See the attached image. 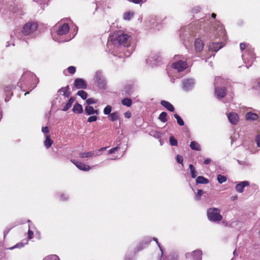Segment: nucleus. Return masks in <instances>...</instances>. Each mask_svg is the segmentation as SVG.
<instances>
[{
    "instance_id": "obj_1",
    "label": "nucleus",
    "mask_w": 260,
    "mask_h": 260,
    "mask_svg": "<svg viewBox=\"0 0 260 260\" xmlns=\"http://www.w3.org/2000/svg\"><path fill=\"white\" fill-rule=\"evenodd\" d=\"M114 41V43L110 41L107 43L109 51L114 55L121 57L123 55L120 53L122 51L123 56L129 57L135 49L134 45H132V37L128 34H119Z\"/></svg>"
},
{
    "instance_id": "obj_2",
    "label": "nucleus",
    "mask_w": 260,
    "mask_h": 260,
    "mask_svg": "<svg viewBox=\"0 0 260 260\" xmlns=\"http://www.w3.org/2000/svg\"><path fill=\"white\" fill-rule=\"evenodd\" d=\"M216 14L213 13L211 16H206L199 21L197 26L200 30H202L208 34L210 38L213 36L216 38L220 37V40L226 39L225 29L219 21L215 20Z\"/></svg>"
},
{
    "instance_id": "obj_3",
    "label": "nucleus",
    "mask_w": 260,
    "mask_h": 260,
    "mask_svg": "<svg viewBox=\"0 0 260 260\" xmlns=\"http://www.w3.org/2000/svg\"><path fill=\"white\" fill-rule=\"evenodd\" d=\"M37 82L36 76L32 73L26 71L23 73L17 85L23 91L27 89L31 91L36 87Z\"/></svg>"
},
{
    "instance_id": "obj_4",
    "label": "nucleus",
    "mask_w": 260,
    "mask_h": 260,
    "mask_svg": "<svg viewBox=\"0 0 260 260\" xmlns=\"http://www.w3.org/2000/svg\"><path fill=\"white\" fill-rule=\"evenodd\" d=\"M240 49L242 53V57L245 64V66L248 69L251 67L255 58L253 48L251 45L245 43H241L240 44Z\"/></svg>"
},
{
    "instance_id": "obj_5",
    "label": "nucleus",
    "mask_w": 260,
    "mask_h": 260,
    "mask_svg": "<svg viewBox=\"0 0 260 260\" xmlns=\"http://www.w3.org/2000/svg\"><path fill=\"white\" fill-rule=\"evenodd\" d=\"M187 58L183 55H176L174 57V62L172 64V67L181 72L191 66V64L186 61Z\"/></svg>"
},
{
    "instance_id": "obj_6",
    "label": "nucleus",
    "mask_w": 260,
    "mask_h": 260,
    "mask_svg": "<svg viewBox=\"0 0 260 260\" xmlns=\"http://www.w3.org/2000/svg\"><path fill=\"white\" fill-rule=\"evenodd\" d=\"M69 31V26L67 23H64L59 26L58 29L56 31L57 36H52L53 40L55 41L61 43L69 41L75 37L77 32L73 34L72 37L69 38L63 39L61 36L66 35ZM77 31V29L76 30Z\"/></svg>"
},
{
    "instance_id": "obj_7",
    "label": "nucleus",
    "mask_w": 260,
    "mask_h": 260,
    "mask_svg": "<svg viewBox=\"0 0 260 260\" xmlns=\"http://www.w3.org/2000/svg\"><path fill=\"white\" fill-rule=\"evenodd\" d=\"M38 27V24L37 22L31 21L26 23L23 27L22 30L24 36H28L30 38L35 37V32Z\"/></svg>"
},
{
    "instance_id": "obj_8",
    "label": "nucleus",
    "mask_w": 260,
    "mask_h": 260,
    "mask_svg": "<svg viewBox=\"0 0 260 260\" xmlns=\"http://www.w3.org/2000/svg\"><path fill=\"white\" fill-rule=\"evenodd\" d=\"M194 24H191L185 28H181L180 30V38L184 40L185 46L186 45V41L190 42L191 38H192L194 35Z\"/></svg>"
},
{
    "instance_id": "obj_9",
    "label": "nucleus",
    "mask_w": 260,
    "mask_h": 260,
    "mask_svg": "<svg viewBox=\"0 0 260 260\" xmlns=\"http://www.w3.org/2000/svg\"><path fill=\"white\" fill-rule=\"evenodd\" d=\"M207 214L208 219L211 222H218L222 219V216L220 214V210L216 208L208 209Z\"/></svg>"
},
{
    "instance_id": "obj_10",
    "label": "nucleus",
    "mask_w": 260,
    "mask_h": 260,
    "mask_svg": "<svg viewBox=\"0 0 260 260\" xmlns=\"http://www.w3.org/2000/svg\"><path fill=\"white\" fill-rule=\"evenodd\" d=\"M196 84V80L193 78H185L181 80V87L185 92L193 90Z\"/></svg>"
},
{
    "instance_id": "obj_11",
    "label": "nucleus",
    "mask_w": 260,
    "mask_h": 260,
    "mask_svg": "<svg viewBox=\"0 0 260 260\" xmlns=\"http://www.w3.org/2000/svg\"><path fill=\"white\" fill-rule=\"evenodd\" d=\"M222 79L221 77H216L215 78V95L218 99L223 98L226 94L225 87H218V82H221Z\"/></svg>"
},
{
    "instance_id": "obj_12",
    "label": "nucleus",
    "mask_w": 260,
    "mask_h": 260,
    "mask_svg": "<svg viewBox=\"0 0 260 260\" xmlns=\"http://www.w3.org/2000/svg\"><path fill=\"white\" fill-rule=\"evenodd\" d=\"M94 80L99 88L103 89L106 88L107 82L102 72L100 71L96 72L94 76Z\"/></svg>"
},
{
    "instance_id": "obj_13",
    "label": "nucleus",
    "mask_w": 260,
    "mask_h": 260,
    "mask_svg": "<svg viewBox=\"0 0 260 260\" xmlns=\"http://www.w3.org/2000/svg\"><path fill=\"white\" fill-rule=\"evenodd\" d=\"M161 61V57L158 54L151 55L146 60V63L150 66L157 65Z\"/></svg>"
},
{
    "instance_id": "obj_14",
    "label": "nucleus",
    "mask_w": 260,
    "mask_h": 260,
    "mask_svg": "<svg viewBox=\"0 0 260 260\" xmlns=\"http://www.w3.org/2000/svg\"><path fill=\"white\" fill-rule=\"evenodd\" d=\"M202 252L200 250H196L191 253L186 254L187 258H191L192 260H202Z\"/></svg>"
},
{
    "instance_id": "obj_15",
    "label": "nucleus",
    "mask_w": 260,
    "mask_h": 260,
    "mask_svg": "<svg viewBox=\"0 0 260 260\" xmlns=\"http://www.w3.org/2000/svg\"><path fill=\"white\" fill-rule=\"evenodd\" d=\"M230 122L233 125H236L239 121V117L237 113L231 112L226 114Z\"/></svg>"
},
{
    "instance_id": "obj_16",
    "label": "nucleus",
    "mask_w": 260,
    "mask_h": 260,
    "mask_svg": "<svg viewBox=\"0 0 260 260\" xmlns=\"http://www.w3.org/2000/svg\"><path fill=\"white\" fill-rule=\"evenodd\" d=\"M13 88V86L11 85H6L2 88L3 92L6 94L5 101L6 102L10 100L11 96L13 95V93L11 91Z\"/></svg>"
},
{
    "instance_id": "obj_17",
    "label": "nucleus",
    "mask_w": 260,
    "mask_h": 260,
    "mask_svg": "<svg viewBox=\"0 0 260 260\" xmlns=\"http://www.w3.org/2000/svg\"><path fill=\"white\" fill-rule=\"evenodd\" d=\"M74 85L77 89H86L87 88V83L82 78L75 79Z\"/></svg>"
},
{
    "instance_id": "obj_18",
    "label": "nucleus",
    "mask_w": 260,
    "mask_h": 260,
    "mask_svg": "<svg viewBox=\"0 0 260 260\" xmlns=\"http://www.w3.org/2000/svg\"><path fill=\"white\" fill-rule=\"evenodd\" d=\"M71 161L80 170L88 171L90 170V167L82 162L77 161L75 159L71 160Z\"/></svg>"
},
{
    "instance_id": "obj_19",
    "label": "nucleus",
    "mask_w": 260,
    "mask_h": 260,
    "mask_svg": "<svg viewBox=\"0 0 260 260\" xmlns=\"http://www.w3.org/2000/svg\"><path fill=\"white\" fill-rule=\"evenodd\" d=\"M151 241L150 237H146L144 238L142 242L140 243L136 248L137 251L142 250L144 248L146 247Z\"/></svg>"
},
{
    "instance_id": "obj_20",
    "label": "nucleus",
    "mask_w": 260,
    "mask_h": 260,
    "mask_svg": "<svg viewBox=\"0 0 260 260\" xmlns=\"http://www.w3.org/2000/svg\"><path fill=\"white\" fill-rule=\"evenodd\" d=\"M224 44L222 42H212L209 47V49L210 50L212 51L217 52L220 49L222 48Z\"/></svg>"
},
{
    "instance_id": "obj_21",
    "label": "nucleus",
    "mask_w": 260,
    "mask_h": 260,
    "mask_svg": "<svg viewBox=\"0 0 260 260\" xmlns=\"http://www.w3.org/2000/svg\"><path fill=\"white\" fill-rule=\"evenodd\" d=\"M58 93H59L60 95L61 94L63 96L64 99L69 97L71 94L69 86H67L64 87H62L58 89Z\"/></svg>"
},
{
    "instance_id": "obj_22",
    "label": "nucleus",
    "mask_w": 260,
    "mask_h": 260,
    "mask_svg": "<svg viewBox=\"0 0 260 260\" xmlns=\"http://www.w3.org/2000/svg\"><path fill=\"white\" fill-rule=\"evenodd\" d=\"M204 44L203 41L200 38H197L194 41V47L197 52H201L204 48Z\"/></svg>"
},
{
    "instance_id": "obj_23",
    "label": "nucleus",
    "mask_w": 260,
    "mask_h": 260,
    "mask_svg": "<svg viewBox=\"0 0 260 260\" xmlns=\"http://www.w3.org/2000/svg\"><path fill=\"white\" fill-rule=\"evenodd\" d=\"M249 185V182L247 181H244L240 182L236 186V190L237 192L242 193L244 191V188L245 186Z\"/></svg>"
},
{
    "instance_id": "obj_24",
    "label": "nucleus",
    "mask_w": 260,
    "mask_h": 260,
    "mask_svg": "<svg viewBox=\"0 0 260 260\" xmlns=\"http://www.w3.org/2000/svg\"><path fill=\"white\" fill-rule=\"evenodd\" d=\"M100 155V154H95L94 151L81 152L79 153V156L81 158H91L94 156H99Z\"/></svg>"
},
{
    "instance_id": "obj_25",
    "label": "nucleus",
    "mask_w": 260,
    "mask_h": 260,
    "mask_svg": "<svg viewBox=\"0 0 260 260\" xmlns=\"http://www.w3.org/2000/svg\"><path fill=\"white\" fill-rule=\"evenodd\" d=\"M85 112L88 115H91L93 114L98 115L99 112L98 110H95L93 107L90 106H86L85 107Z\"/></svg>"
},
{
    "instance_id": "obj_26",
    "label": "nucleus",
    "mask_w": 260,
    "mask_h": 260,
    "mask_svg": "<svg viewBox=\"0 0 260 260\" xmlns=\"http://www.w3.org/2000/svg\"><path fill=\"white\" fill-rule=\"evenodd\" d=\"M160 104L170 112H173L175 110L173 105L167 101L162 100L160 102Z\"/></svg>"
},
{
    "instance_id": "obj_27",
    "label": "nucleus",
    "mask_w": 260,
    "mask_h": 260,
    "mask_svg": "<svg viewBox=\"0 0 260 260\" xmlns=\"http://www.w3.org/2000/svg\"><path fill=\"white\" fill-rule=\"evenodd\" d=\"M258 117L257 114L251 112L247 113L245 115L246 119L249 121H255L258 119Z\"/></svg>"
},
{
    "instance_id": "obj_28",
    "label": "nucleus",
    "mask_w": 260,
    "mask_h": 260,
    "mask_svg": "<svg viewBox=\"0 0 260 260\" xmlns=\"http://www.w3.org/2000/svg\"><path fill=\"white\" fill-rule=\"evenodd\" d=\"M75 101V98L73 96H71L68 101L64 104L62 109V110L63 111H68L72 106L73 103Z\"/></svg>"
},
{
    "instance_id": "obj_29",
    "label": "nucleus",
    "mask_w": 260,
    "mask_h": 260,
    "mask_svg": "<svg viewBox=\"0 0 260 260\" xmlns=\"http://www.w3.org/2000/svg\"><path fill=\"white\" fill-rule=\"evenodd\" d=\"M109 119L112 122H114L119 119V113L117 111L111 113L108 116Z\"/></svg>"
},
{
    "instance_id": "obj_30",
    "label": "nucleus",
    "mask_w": 260,
    "mask_h": 260,
    "mask_svg": "<svg viewBox=\"0 0 260 260\" xmlns=\"http://www.w3.org/2000/svg\"><path fill=\"white\" fill-rule=\"evenodd\" d=\"M72 110L74 112L79 114L82 113L83 111L82 105L78 103L74 105Z\"/></svg>"
},
{
    "instance_id": "obj_31",
    "label": "nucleus",
    "mask_w": 260,
    "mask_h": 260,
    "mask_svg": "<svg viewBox=\"0 0 260 260\" xmlns=\"http://www.w3.org/2000/svg\"><path fill=\"white\" fill-rule=\"evenodd\" d=\"M189 146L190 148L193 150L200 151L201 149V146L199 143L194 141H191Z\"/></svg>"
},
{
    "instance_id": "obj_32",
    "label": "nucleus",
    "mask_w": 260,
    "mask_h": 260,
    "mask_svg": "<svg viewBox=\"0 0 260 260\" xmlns=\"http://www.w3.org/2000/svg\"><path fill=\"white\" fill-rule=\"evenodd\" d=\"M209 182V180L203 176H198L196 179L197 184H207Z\"/></svg>"
},
{
    "instance_id": "obj_33",
    "label": "nucleus",
    "mask_w": 260,
    "mask_h": 260,
    "mask_svg": "<svg viewBox=\"0 0 260 260\" xmlns=\"http://www.w3.org/2000/svg\"><path fill=\"white\" fill-rule=\"evenodd\" d=\"M132 100L128 98H124L121 100V104L123 106H125L127 107H131L132 105Z\"/></svg>"
},
{
    "instance_id": "obj_34",
    "label": "nucleus",
    "mask_w": 260,
    "mask_h": 260,
    "mask_svg": "<svg viewBox=\"0 0 260 260\" xmlns=\"http://www.w3.org/2000/svg\"><path fill=\"white\" fill-rule=\"evenodd\" d=\"M53 143V141L51 139L49 135L46 136V139L44 142V146L46 148H50Z\"/></svg>"
},
{
    "instance_id": "obj_35",
    "label": "nucleus",
    "mask_w": 260,
    "mask_h": 260,
    "mask_svg": "<svg viewBox=\"0 0 260 260\" xmlns=\"http://www.w3.org/2000/svg\"><path fill=\"white\" fill-rule=\"evenodd\" d=\"M189 169L190 170V174L191 176V177L192 178H195L197 177V172L195 168L192 164H190L189 165Z\"/></svg>"
},
{
    "instance_id": "obj_36",
    "label": "nucleus",
    "mask_w": 260,
    "mask_h": 260,
    "mask_svg": "<svg viewBox=\"0 0 260 260\" xmlns=\"http://www.w3.org/2000/svg\"><path fill=\"white\" fill-rule=\"evenodd\" d=\"M134 16V13L131 12H126L123 14V18L125 20H131Z\"/></svg>"
},
{
    "instance_id": "obj_37",
    "label": "nucleus",
    "mask_w": 260,
    "mask_h": 260,
    "mask_svg": "<svg viewBox=\"0 0 260 260\" xmlns=\"http://www.w3.org/2000/svg\"><path fill=\"white\" fill-rule=\"evenodd\" d=\"M167 113L166 112H162L159 115L158 119L162 122H166L168 119L167 118Z\"/></svg>"
},
{
    "instance_id": "obj_38",
    "label": "nucleus",
    "mask_w": 260,
    "mask_h": 260,
    "mask_svg": "<svg viewBox=\"0 0 260 260\" xmlns=\"http://www.w3.org/2000/svg\"><path fill=\"white\" fill-rule=\"evenodd\" d=\"M174 117L176 119L177 123L180 126H183L184 125V122L182 118L178 115L177 114H175Z\"/></svg>"
},
{
    "instance_id": "obj_39",
    "label": "nucleus",
    "mask_w": 260,
    "mask_h": 260,
    "mask_svg": "<svg viewBox=\"0 0 260 260\" xmlns=\"http://www.w3.org/2000/svg\"><path fill=\"white\" fill-rule=\"evenodd\" d=\"M150 135L157 139H159L162 136V134L160 132L156 131H152L150 132Z\"/></svg>"
},
{
    "instance_id": "obj_40",
    "label": "nucleus",
    "mask_w": 260,
    "mask_h": 260,
    "mask_svg": "<svg viewBox=\"0 0 260 260\" xmlns=\"http://www.w3.org/2000/svg\"><path fill=\"white\" fill-rule=\"evenodd\" d=\"M170 144L172 146H177L178 145V141L174 136H170L169 138Z\"/></svg>"
},
{
    "instance_id": "obj_41",
    "label": "nucleus",
    "mask_w": 260,
    "mask_h": 260,
    "mask_svg": "<svg viewBox=\"0 0 260 260\" xmlns=\"http://www.w3.org/2000/svg\"><path fill=\"white\" fill-rule=\"evenodd\" d=\"M77 95L80 96L83 100H86L87 98V93L86 91L81 90L77 92Z\"/></svg>"
},
{
    "instance_id": "obj_42",
    "label": "nucleus",
    "mask_w": 260,
    "mask_h": 260,
    "mask_svg": "<svg viewBox=\"0 0 260 260\" xmlns=\"http://www.w3.org/2000/svg\"><path fill=\"white\" fill-rule=\"evenodd\" d=\"M112 107L110 105L106 106L104 109L103 112L105 115H109L112 111Z\"/></svg>"
},
{
    "instance_id": "obj_43",
    "label": "nucleus",
    "mask_w": 260,
    "mask_h": 260,
    "mask_svg": "<svg viewBox=\"0 0 260 260\" xmlns=\"http://www.w3.org/2000/svg\"><path fill=\"white\" fill-rule=\"evenodd\" d=\"M217 179L219 183L222 184L226 181V177L223 175L219 174L217 175Z\"/></svg>"
},
{
    "instance_id": "obj_44",
    "label": "nucleus",
    "mask_w": 260,
    "mask_h": 260,
    "mask_svg": "<svg viewBox=\"0 0 260 260\" xmlns=\"http://www.w3.org/2000/svg\"><path fill=\"white\" fill-rule=\"evenodd\" d=\"M43 260H60L59 257L55 254L49 255L46 256Z\"/></svg>"
},
{
    "instance_id": "obj_45",
    "label": "nucleus",
    "mask_w": 260,
    "mask_h": 260,
    "mask_svg": "<svg viewBox=\"0 0 260 260\" xmlns=\"http://www.w3.org/2000/svg\"><path fill=\"white\" fill-rule=\"evenodd\" d=\"M202 8L200 6H197L192 8L191 12L193 14H198L201 11Z\"/></svg>"
},
{
    "instance_id": "obj_46",
    "label": "nucleus",
    "mask_w": 260,
    "mask_h": 260,
    "mask_svg": "<svg viewBox=\"0 0 260 260\" xmlns=\"http://www.w3.org/2000/svg\"><path fill=\"white\" fill-rule=\"evenodd\" d=\"M204 191L202 189H198L197 192L195 196V200L196 201H199L201 199V196L203 194Z\"/></svg>"
},
{
    "instance_id": "obj_47",
    "label": "nucleus",
    "mask_w": 260,
    "mask_h": 260,
    "mask_svg": "<svg viewBox=\"0 0 260 260\" xmlns=\"http://www.w3.org/2000/svg\"><path fill=\"white\" fill-rule=\"evenodd\" d=\"M69 199V196L68 194L64 193H61L59 195V199L61 201H67Z\"/></svg>"
},
{
    "instance_id": "obj_48",
    "label": "nucleus",
    "mask_w": 260,
    "mask_h": 260,
    "mask_svg": "<svg viewBox=\"0 0 260 260\" xmlns=\"http://www.w3.org/2000/svg\"><path fill=\"white\" fill-rule=\"evenodd\" d=\"M24 244L23 243L20 242V243H17V244H16L15 245H14L13 247H11L9 248L8 249L13 250L15 248H21L23 247L24 246Z\"/></svg>"
},
{
    "instance_id": "obj_49",
    "label": "nucleus",
    "mask_w": 260,
    "mask_h": 260,
    "mask_svg": "<svg viewBox=\"0 0 260 260\" xmlns=\"http://www.w3.org/2000/svg\"><path fill=\"white\" fill-rule=\"evenodd\" d=\"M164 260H178V258L176 255L170 254L166 256Z\"/></svg>"
},
{
    "instance_id": "obj_50",
    "label": "nucleus",
    "mask_w": 260,
    "mask_h": 260,
    "mask_svg": "<svg viewBox=\"0 0 260 260\" xmlns=\"http://www.w3.org/2000/svg\"><path fill=\"white\" fill-rule=\"evenodd\" d=\"M96 102V100L93 98H89L88 99H86V102L88 106H89L91 104H95Z\"/></svg>"
},
{
    "instance_id": "obj_51",
    "label": "nucleus",
    "mask_w": 260,
    "mask_h": 260,
    "mask_svg": "<svg viewBox=\"0 0 260 260\" xmlns=\"http://www.w3.org/2000/svg\"><path fill=\"white\" fill-rule=\"evenodd\" d=\"M98 119V117L96 115H92L89 117V118L87 119L88 122H92L96 121Z\"/></svg>"
},
{
    "instance_id": "obj_52",
    "label": "nucleus",
    "mask_w": 260,
    "mask_h": 260,
    "mask_svg": "<svg viewBox=\"0 0 260 260\" xmlns=\"http://www.w3.org/2000/svg\"><path fill=\"white\" fill-rule=\"evenodd\" d=\"M153 240L156 242V244L157 245L158 247H159V248L161 251V256H162L163 255V249L161 246V244H160V243H159V242L158 241V240L156 238H154V237L153 238Z\"/></svg>"
},
{
    "instance_id": "obj_53",
    "label": "nucleus",
    "mask_w": 260,
    "mask_h": 260,
    "mask_svg": "<svg viewBox=\"0 0 260 260\" xmlns=\"http://www.w3.org/2000/svg\"><path fill=\"white\" fill-rule=\"evenodd\" d=\"M68 72L71 74H74L76 72V68L74 66H70L67 69Z\"/></svg>"
},
{
    "instance_id": "obj_54",
    "label": "nucleus",
    "mask_w": 260,
    "mask_h": 260,
    "mask_svg": "<svg viewBox=\"0 0 260 260\" xmlns=\"http://www.w3.org/2000/svg\"><path fill=\"white\" fill-rule=\"evenodd\" d=\"M176 161H177L178 163L182 164V165H183V158L181 155L179 154L177 155Z\"/></svg>"
},
{
    "instance_id": "obj_55",
    "label": "nucleus",
    "mask_w": 260,
    "mask_h": 260,
    "mask_svg": "<svg viewBox=\"0 0 260 260\" xmlns=\"http://www.w3.org/2000/svg\"><path fill=\"white\" fill-rule=\"evenodd\" d=\"M119 149V147L117 146L115 147H114L111 149H110L108 151V154H112L115 153L116 151H117Z\"/></svg>"
},
{
    "instance_id": "obj_56",
    "label": "nucleus",
    "mask_w": 260,
    "mask_h": 260,
    "mask_svg": "<svg viewBox=\"0 0 260 260\" xmlns=\"http://www.w3.org/2000/svg\"><path fill=\"white\" fill-rule=\"evenodd\" d=\"M28 239H31L33 236V232L30 230V226L29 225V229L27 232Z\"/></svg>"
},
{
    "instance_id": "obj_57",
    "label": "nucleus",
    "mask_w": 260,
    "mask_h": 260,
    "mask_svg": "<svg viewBox=\"0 0 260 260\" xmlns=\"http://www.w3.org/2000/svg\"><path fill=\"white\" fill-rule=\"evenodd\" d=\"M129 2H132L136 4H139L145 2L146 0H128Z\"/></svg>"
},
{
    "instance_id": "obj_58",
    "label": "nucleus",
    "mask_w": 260,
    "mask_h": 260,
    "mask_svg": "<svg viewBox=\"0 0 260 260\" xmlns=\"http://www.w3.org/2000/svg\"><path fill=\"white\" fill-rule=\"evenodd\" d=\"M255 140L257 147H260V135H257Z\"/></svg>"
},
{
    "instance_id": "obj_59",
    "label": "nucleus",
    "mask_w": 260,
    "mask_h": 260,
    "mask_svg": "<svg viewBox=\"0 0 260 260\" xmlns=\"http://www.w3.org/2000/svg\"><path fill=\"white\" fill-rule=\"evenodd\" d=\"M42 132L44 134H47V133H48L49 132L48 127V126L43 127L42 128Z\"/></svg>"
},
{
    "instance_id": "obj_60",
    "label": "nucleus",
    "mask_w": 260,
    "mask_h": 260,
    "mask_svg": "<svg viewBox=\"0 0 260 260\" xmlns=\"http://www.w3.org/2000/svg\"><path fill=\"white\" fill-rule=\"evenodd\" d=\"M124 116L126 118H129L132 116V113L129 111H127L124 113Z\"/></svg>"
},
{
    "instance_id": "obj_61",
    "label": "nucleus",
    "mask_w": 260,
    "mask_h": 260,
    "mask_svg": "<svg viewBox=\"0 0 260 260\" xmlns=\"http://www.w3.org/2000/svg\"><path fill=\"white\" fill-rule=\"evenodd\" d=\"M211 162V159L210 158H207L205 159L204 161V164L205 165H208Z\"/></svg>"
},
{
    "instance_id": "obj_62",
    "label": "nucleus",
    "mask_w": 260,
    "mask_h": 260,
    "mask_svg": "<svg viewBox=\"0 0 260 260\" xmlns=\"http://www.w3.org/2000/svg\"><path fill=\"white\" fill-rule=\"evenodd\" d=\"M107 147H102L98 150L99 151H103L107 149Z\"/></svg>"
},
{
    "instance_id": "obj_63",
    "label": "nucleus",
    "mask_w": 260,
    "mask_h": 260,
    "mask_svg": "<svg viewBox=\"0 0 260 260\" xmlns=\"http://www.w3.org/2000/svg\"><path fill=\"white\" fill-rule=\"evenodd\" d=\"M10 230H6L4 231V237L8 234Z\"/></svg>"
},
{
    "instance_id": "obj_64",
    "label": "nucleus",
    "mask_w": 260,
    "mask_h": 260,
    "mask_svg": "<svg viewBox=\"0 0 260 260\" xmlns=\"http://www.w3.org/2000/svg\"><path fill=\"white\" fill-rule=\"evenodd\" d=\"M237 161L239 165H243V162L239 160H237Z\"/></svg>"
}]
</instances>
